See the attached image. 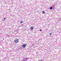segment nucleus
<instances>
[{"instance_id": "1a4fd4ad", "label": "nucleus", "mask_w": 61, "mask_h": 61, "mask_svg": "<svg viewBox=\"0 0 61 61\" xmlns=\"http://www.w3.org/2000/svg\"><path fill=\"white\" fill-rule=\"evenodd\" d=\"M23 23V22H22V21H21V22H20V23Z\"/></svg>"}, {"instance_id": "0eeeda50", "label": "nucleus", "mask_w": 61, "mask_h": 61, "mask_svg": "<svg viewBox=\"0 0 61 61\" xmlns=\"http://www.w3.org/2000/svg\"><path fill=\"white\" fill-rule=\"evenodd\" d=\"M28 58H26V60L27 59H28Z\"/></svg>"}, {"instance_id": "20e7f679", "label": "nucleus", "mask_w": 61, "mask_h": 61, "mask_svg": "<svg viewBox=\"0 0 61 61\" xmlns=\"http://www.w3.org/2000/svg\"><path fill=\"white\" fill-rule=\"evenodd\" d=\"M34 29V27H32L30 28V29L31 30H33Z\"/></svg>"}, {"instance_id": "9b49d317", "label": "nucleus", "mask_w": 61, "mask_h": 61, "mask_svg": "<svg viewBox=\"0 0 61 61\" xmlns=\"http://www.w3.org/2000/svg\"><path fill=\"white\" fill-rule=\"evenodd\" d=\"M60 20H61V17L60 18Z\"/></svg>"}, {"instance_id": "423d86ee", "label": "nucleus", "mask_w": 61, "mask_h": 61, "mask_svg": "<svg viewBox=\"0 0 61 61\" xmlns=\"http://www.w3.org/2000/svg\"><path fill=\"white\" fill-rule=\"evenodd\" d=\"M49 34H50V36H51V35H52V33H50Z\"/></svg>"}, {"instance_id": "39448f33", "label": "nucleus", "mask_w": 61, "mask_h": 61, "mask_svg": "<svg viewBox=\"0 0 61 61\" xmlns=\"http://www.w3.org/2000/svg\"><path fill=\"white\" fill-rule=\"evenodd\" d=\"M45 11H42V14H45Z\"/></svg>"}, {"instance_id": "9d476101", "label": "nucleus", "mask_w": 61, "mask_h": 61, "mask_svg": "<svg viewBox=\"0 0 61 61\" xmlns=\"http://www.w3.org/2000/svg\"><path fill=\"white\" fill-rule=\"evenodd\" d=\"M40 30V31H42V30H41V29Z\"/></svg>"}, {"instance_id": "7ed1b4c3", "label": "nucleus", "mask_w": 61, "mask_h": 61, "mask_svg": "<svg viewBox=\"0 0 61 61\" xmlns=\"http://www.w3.org/2000/svg\"><path fill=\"white\" fill-rule=\"evenodd\" d=\"M51 10H52L53 9V7H51L49 8Z\"/></svg>"}, {"instance_id": "6e6552de", "label": "nucleus", "mask_w": 61, "mask_h": 61, "mask_svg": "<svg viewBox=\"0 0 61 61\" xmlns=\"http://www.w3.org/2000/svg\"><path fill=\"white\" fill-rule=\"evenodd\" d=\"M6 18H4V20H5V19Z\"/></svg>"}, {"instance_id": "f257e3e1", "label": "nucleus", "mask_w": 61, "mask_h": 61, "mask_svg": "<svg viewBox=\"0 0 61 61\" xmlns=\"http://www.w3.org/2000/svg\"><path fill=\"white\" fill-rule=\"evenodd\" d=\"M26 45H27V44H23L22 45L23 47V48H25L26 46Z\"/></svg>"}, {"instance_id": "f03ea898", "label": "nucleus", "mask_w": 61, "mask_h": 61, "mask_svg": "<svg viewBox=\"0 0 61 61\" xmlns=\"http://www.w3.org/2000/svg\"><path fill=\"white\" fill-rule=\"evenodd\" d=\"M18 39H15V43H18Z\"/></svg>"}]
</instances>
